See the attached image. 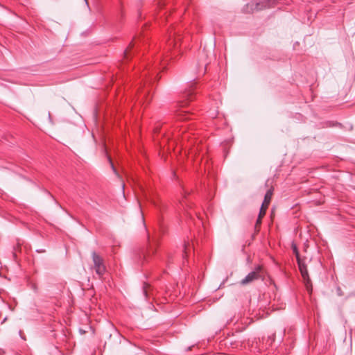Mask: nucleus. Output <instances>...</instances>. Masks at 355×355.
<instances>
[{"mask_svg":"<svg viewBox=\"0 0 355 355\" xmlns=\"http://www.w3.org/2000/svg\"><path fill=\"white\" fill-rule=\"evenodd\" d=\"M292 249L294 254L295 255L299 270L305 283V286L308 291H311L312 290V285L308 273L307 267L306 265V258H302L300 256L298 249L295 244H292Z\"/></svg>","mask_w":355,"mask_h":355,"instance_id":"obj_1","label":"nucleus"},{"mask_svg":"<svg viewBox=\"0 0 355 355\" xmlns=\"http://www.w3.org/2000/svg\"><path fill=\"white\" fill-rule=\"evenodd\" d=\"M263 277V268L260 265L257 266L254 270L248 273L241 282L242 285H246Z\"/></svg>","mask_w":355,"mask_h":355,"instance_id":"obj_2","label":"nucleus"},{"mask_svg":"<svg viewBox=\"0 0 355 355\" xmlns=\"http://www.w3.org/2000/svg\"><path fill=\"white\" fill-rule=\"evenodd\" d=\"M92 259L96 272L100 276L103 275L105 272V266L103 258L95 252H93Z\"/></svg>","mask_w":355,"mask_h":355,"instance_id":"obj_3","label":"nucleus"},{"mask_svg":"<svg viewBox=\"0 0 355 355\" xmlns=\"http://www.w3.org/2000/svg\"><path fill=\"white\" fill-rule=\"evenodd\" d=\"M180 40V35L176 36V32L174 31L173 33H172V32H171L170 35H169V39L168 41V46L169 50H171V49L172 47L176 48L178 46V43L179 42Z\"/></svg>","mask_w":355,"mask_h":355,"instance_id":"obj_4","label":"nucleus"},{"mask_svg":"<svg viewBox=\"0 0 355 355\" xmlns=\"http://www.w3.org/2000/svg\"><path fill=\"white\" fill-rule=\"evenodd\" d=\"M272 196V189H270L269 190L267 191L266 193L265 194L263 202L260 208V209H264V214L266 213V209L270 202Z\"/></svg>","mask_w":355,"mask_h":355,"instance_id":"obj_5","label":"nucleus"},{"mask_svg":"<svg viewBox=\"0 0 355 355\" xmlns=\"http://www.w3.org/2000/svg\"><path fill=\"white\" fill-rule=\"evenodd\" d=\"M188 111L184 110H178V116L180 118V119H187L189 117L187 116L189 115Z\"/></svg>","mask_w":355,"mask_h":355,"instance_id":"obj_6","label":"nucleus"},{"mask_svg":"<svg viewBox=\"0 0 355 355\" xmlns=\"http://www.w3.org/2000/svg\"><path fill=\"white\" fill-rule=\"evenodd\" d=\"M266 214H264V209H260L259 214L258 216V218L256 222V226L260 225L261 223V219L265 216Z\"/></svg>","mask_w":355,"mask_h":355,"instance_id":"obj_7","label":"nucleus"},{"mask_svg":"<svg viewBox=\"0 0 355 355\" xmlns=\"http://www.w3.org/2000/svg\"><path fill=\"white\" fill-rule=\"evenodd\" d=\"M191 94H192V91L191 90H189V91L185 92L184 97H190Z\"/></svg>","mask_w":355,"mask_h":355,"instance_id":"obj_8","label":"nucleus"},{"mask_svg":"<svg viewBox=\"0 0 355 355\" xmlns=\"http://www.w3.org/2000/svg\"><path fill=\"white\" fill-rule=\"evenodd\" d=\"M108 159H109V162H110V164H111V166H112V169H113L114 172L115 173H116V169H115V168H114V165H113V164H112V161H111L110 158V157H108Z\"/></svg>","mask_w":355,"mask_h":355,"instance_id":"obj_9","label":"nucleus"},{"mask_svg":"<svg viewBox=\"0 0 355 355\" xmlns=\"http://www.w3.org/2000/svg\"><path fill=\"white\" fill-rule=\"evenodd\" d=\"M187 102L186 101H182L180 103V107H184L186 105H187Z\"/></svg>","mask_w":355,"mask_h":355,"instance_id":"obj_10","label":"nucleus"},{"mask_svg":"<svg viewBox=\"0 0 355 355\" xmlns=\"http://www.w3.org/2000/svg\"><path fill=\"white\" fill-rule=\"evenodd\" d=\"M85 3L88 4L87 0H85Z\"/></svg>","mask_w":355,"mask_h":355,"instance_id":"obj_11","label":"nucleus"}]
</instances>
